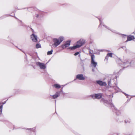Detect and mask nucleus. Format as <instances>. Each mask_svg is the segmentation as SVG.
<instances>
[{
	"label": "nucleus",
	"instance_id": "dca6fc26",
	"mask_svg": "<svg viewBox=\"0 0 135 135\" xmlns=\"http://www.w3.org/2000/svg\"><path fill=\"white\" fill-rule=\"evenodd\" d=\"M2 105L0 106V115H1L2 113Z\"/></svg>",
	"mask_w": 135,
	"mask_h": 135
},
{
	"label": "nucleus",
	"instance_id": "aec40b11",
	"mask_svg": "<svg viewBox=\"0 0 135 135\" xmlns=\"http://www.w3.org/2000/svg\"><path fill=\"white\" fill-rule=\"evenodd\" d=\"M122 36H123L124 37V36H126V35H125V36H124V35H122Z\"/></svg>",
	"mask_w": 135,
	"mask_h": 135
},
{
	"label": "nucleus",
	"instance_id": "2eb2a0df",
	"mask_svg": "<svg viewBox=\"0 0 135 135\" xmlns=\"http://www.w3.org/2000/svg\"><path fill=\"white\" fill-rule=\"evenodd\" d=\"M101 101L104 103H106L107 102V100H105L104 99H102L101 100Z\"/></svg>",
	"mask_w": 135,
	"mask_h": 135
},
{
	"label": "nucleus",
	"instance_id": "7ed1b4c3",
	"mask_svg": "<svg viewBox=\"0 0 135 135\" xmlns=\"http://www.w3.org/2000/svg\"><path fill=\"white\" fill-rule=\"evenodd\" d=\"M36 65L37 66H38L40 69L44 70L46 69V66L45 64L42 62H37L36 63Z\"/></svg>",
	"mask_w": 135,
	"mask_h": 135
},
{
	"label": "nucleus",
	"instance_id": "f3484780",
	"mask_svg": "<svg viewBox=\"0 0 135 135\" xmlns=\"http://www.w3.org/2000/svg\"><path fill=\"white\" fill-rule=\"evenodd\" d=\"M40 45L39 44H37L36 45V48H38L40 47Z\"/></svg>",
	"mask_w": 135,
	"mask_h": 135
},
{
	"label": "nucleus",
	"instance_id": "f257e3e1",
	"mask_svg": "<svg viewBox=\"0 0 135 135\" xmlns=\"http://www.w3.org/2000/svg\"><path fill=\"white\" fill-rule=\"evenodd\" d=\"M64 39V38L62 36H60L58 38L54 39L53 42L54 43L52 44V46L54 47H56L63 41Z\"/></svg>",
	"mask_w": 135,
	"mask_h": 135
},
{
	"label": "nucleus",
	"instance_id": "423d86ee",
	"mask_svg": "<svg viewBox=\"0 0 135 135\" xmlns=\"http://www.w3.org/2000/svg\"><path fill=\"white\" fill-rule=\"evenodd\" d=\"M71 41H67L65 43L61 46L62 47L63 49H64L66 47H68L70 45Z\"/></svg>",
	"mask_w": 135,
	"mask_h": 135
},
{
	"label": "nucleus",
	"instance_id": "9d476101",
	"mask_svg": "<svg viewBox=\"0 0 135 135\" xmlns=\"http://www.w3.org/2000/svg\"><path fill=\"white\" fill-rule=\"evenodd\" d=\"M127 39L126 41V42H127L128 41L131 40L134 38V37L133 36H127Z\"/></svg>",
	"mask_w": 135,
	"mask_h": 135
},
{
	"label": "nucleus",
	"instance_id": "4be33fe9",
	"mask_svg": "<svg viewBox=\"0 0 135 135\" xmlns=\"http://www.w3.org/2000/svg\"><path fill=\"white\" fill-rule=\"evenodd\" d=\"M92 71H94V70L93 69H92Z\"/></svg>",
	"mask_w": 135,
	"mask_h": 135
},
{
	"label": "nucleus",
	"instance_id": "f8f14e48",
	"mask_svg": "<svg viewBox=\"0 0 135 135\" xmlns=\"http://www.w3.org/2000/svg\"><path fill=\"white\" fill-rule=\"evenodd\" d=\"M112 53L108 54H107V56L105 57V59H107V60H108V56H109L111 57H112Z\"/></svg>",
	"mask_w": 135,
	"mask_h": 135
},
{
	"label": "nucleus",
	"instance_id": "9b49d317",
	"mask_svg": "<svg viewBox=\"0 0 135 135\" xmlns=\"http://www.w3.org/2000/svg\"><path fill=\"white\" fill-rule=\"evenodd\" d=\"M59 93L58 92H57L55 95L52 96L53 99H55L59 96Z\"/></svg>",
	"mask_w": 135,
	"mask_h": 135
},
{
	"label": "nucleus",
	"instance_id": "20e7f679",
	"mask_svg": "<svg viewBox=\"0 0 135 135\" xmlns=\"http://www.w3.org/2000/svg\"><path fill=\"white\" fill-rule=\"evenodd\" d=\"M95 56L94 55H92L91 56V64L92 66L94 67H96L97 64V62H96L95 60Z\"/></svg>",
	"mask_w": 135,
	"mask_h": 135
},
{
	"label": "nucleus",
	"instance_id": "0eeeda50",
	"mask_svg": "<svg viewBox=\"0 0 135 135\" xmlns=\"http://www.w3.org/2000/svg\"><path fill=\"white\" fill-rule=\"evenodd\" d=\"M76 78L80 80H84L85 79V77L83 74H78L76 75Z\"/></svg>",
	"mask_w": 135,
	"mask_h": 135
},
{
	"label": "nucleus",
	"instance_id": "6e6552de",
	"mask_svg": "<svg viewBox=\"0 0 135 135\" xmlns=\"http://www.w3.org/2000/svg\"><path fill=\"white\" fill-rule=\"evenodd\" d=\"M31 38L34 42H36L37 41V36L34 34H32L31 36Z\"/></svg>",
	"mask_w": 135,
	"mask_h": 135
},
{
	"label": "nucleus",
	"instance_id": "f03ea898",
	"mask_svg": "<svg viewBox=\"0 0 135 135\" xmlns=\"http://www.w3.org/2000/svg\"><path fill=\"white\" fill-rule=\"evenodd\" d=\"M85 42V40L84 39H81L77 42L76 45L70 48L71 50H74L77 48H78L83 45Z\"/></svg>",
	"mask_w": 135,
	"mask_h": 135
},
{
	"label": "nucleus",
	"instance_id": "1a4fd4ad",
	"mask_svg": "<svg viewBox=\"0 0 135 135\" xmlns=\"http://www.w3.org/2000/svg\"><path fill=\"white\" fill-rule=\"evenodd\" d=\"M97 82L98 84L101 86H106L107 85L106 83L101 81H97Z\"/></svg>",
	"mask_w": 135,
	"mask_h": 135
},
{
	"label": "nucleus",
	"instance_id": "4468645a",
	"mask_svg": "<svg viewBox=\"0 0 135 135\" xmlns=\"http://www.w3.org/2000/svg\"><path fill=\"white\" fill-rule=\"evenodd\" d=\"M53 50H51V51H48L47 53V55H51V54H52V52H53Z\"/></svg>",
	"mask_w": 135,
	"mask_h": 135
},
{
	"label": "nucleus",
	"instance_id": "a211bd4d",
	"mask_svg": "<svg viewBox=\"0 0 135 135\" xmlns=\"http://www.w3.org/2000/svg\"><path fill=\"white\" fill-rule=\"evenodd\" d=\"M79 54V52H77L76 53H75L74 54V55L75 56L77 55H78Z\"/></svg>",
	"mask_w": 135,
	"mask_h": 135
},
{
	"label": "nucleus",
	"instance_id": "ddd939ff",
	"mask_svg": "<svg viewBox=\"0 0 135 135\" xmlns=\"http://www.w3.org/2000/svg\"><path fill=\"white\" fill-rule=\"evenodd\" d=\"M53 86L55 88H59L61 87L60 85L58 84H54L53 85Z\"/></svg>",
	"mask_w": 135,
	"mask_h": 135
},
{
	"label": "nucleus",
	"instance_id": "412c9836",
	"mask_svg": "<svg viewBox=\"0 0 135 135\" xmlns=\"http://www.w3.org/2000/svg\"><path fill=\"white\" fill-rule=\"evenodd\" d=\"M100 24H101V21L100 20Z\"/></svg>",
	"mask_w": 135,
	"mask_h": 135
},
{
	"label": "nucleus",
	"instance_id": "6ab92c4d",
	"mask_svg": "<svg viewBox=\"0 0 135 135\" xmlns=\"http://www.w3.org/2000/svg\"><path fill=\"white\" fill-rule=\"evenodd\" d=\"M110 84H111V82L110 81H109L108 82V85H109Z\"/></svg>",
	"mask_w": 135,
	"mask_h": 135
},
{
	"label": "nucleus",
	"instance_id": "39448f33",
	"mask_svg": "<svg viewBox=\"0 0 135 135\" xmlns=\"http://www.w3.org/2000/svg\"><path fill=\"white\" fill-rule=\"evenodd\" d=\"M91 96L93 99H94L95 98L99 99L101 97L102 95L101 94H98L92 95H91Z\"/></svg>",
	"mask_w": 135,
	"mask_h": 135
}]
</instances>
